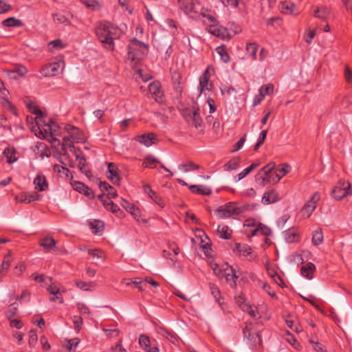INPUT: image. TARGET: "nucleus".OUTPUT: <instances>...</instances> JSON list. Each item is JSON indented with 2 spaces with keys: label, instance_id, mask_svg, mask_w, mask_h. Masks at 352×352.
<instances>
[{
  "label": "nucleus",
  "instance_id": "obj_1",
  "mask_svg": "<svg viewBox=\"0 0 352 352\" xmlns=\"http://www.w3.org/2000/svg\"><path fill=\"white\" fill-rule=\"evenodd\" d=\"M96 34L105 48L113 50L114 48L113 41L120 38L122 31L111 23L103 21L100 23L96 28Z\"/></svg>",
  "mask_w": 352,
  "mask_h": 352
},
{
  "label": "nucleus",
  "instance_id": "obj_2",
  "mask_svg": "<svg viewBox=\"0 0 352 352\" xmlns=\"http://www.w3.org/2000/svg\"><path fill=\"white\" fill-rule=\"evenodd\" d=\"M148 51V45L134 38L128 45L127 58L136 63L143 58Z\"/></svg>",
  "mask_w": 352,
  "mask_h": 352
},
{
  "label": "nucleus",
  "instance_id": "obj_3",
  "mask_svg": "<svg viewBox=\"0 0 352 352\" xmlns=\"http://www.w3.org/2000/svg\"><path fill=\"white\" fill-rule=\"evenodd\" d=\"M246 209L245 206H239L236 202H228L215 210L214 214L219 219H226L234 215H239L244 212Z\"/></svg>",
  "mask_w": 352,
  "mask_h": 352
},
{
  "label": "nucleus",
  "instance_id": "obj_4",
  "mask_svg": "<svg viewBox=\"0 0 352 352\" xmlns=\"http://www.w3.org/2000/svg\"><path fill=\"white\" fill-rule=\"evenodd\" d=\"M258 325V322L254 324L252 322H245V326L243 330V337L247 338L251 342V345L255 347L261 346L262 344L261 331L257 328Z\"/></svg>",
  "mask_w": 352,
  "mask_h": 352
},
{
  "label": "nucleus",
  "instance_id": "obj_5",
  "mask_svg": "<svg viewBox=\"0 0 352 352\" xmlns=\"http://www.w3.org/2000/svg\"><path fill=\"white\" fill-rule=\"evenodd\" d=\"M275 166L274 162H270L263 167L255 176L256 182L261 186H265L269 183L268 181H270V179L268 178V175L271 173L272 170H274Z\"/></svg>",
  "mask_w": 352,
  "mask_h": 352
},
{
  "label": "nucleus",
  "instance_id": "obj_6",
  "mask_svg": "<svg viewBox=\"0 0 352 352\" xmlns=\"http://www.w3.org/2000/svg\"><path fill=\"white\" fill-rule=\"evenodd\" d=\"M332 196L337 200H340L351 194V184L349 182H339L332 190Z\"/></svg>",
  "mask_w": 352,
  "mask_h": 352
},
{
  "label": "nucleus",
  "instance_id": "obj_7",
  "mask_svg": "<svg viewBox=\"0 0 352 352\" xmlns=\"http://www.w3.org/2000/svg\"><path fill=\"white\" fill-rule=\"evenodd\" d=\"M320 196L318 192H315L311 199L304 205L302 212L303 216L306 217H309L311 214L312 212L316 208V205L318 201L320 200Z\"/></svg>",
  "mask_w": 352,
  "mask_h": 352
},
{
  "label": "nucleus",
  "instance_id": "obj_8",
  "mask_svg": "<svg viewBox=\"0 0 352 352\" xmlns=\"http://www.w3.org/2000/svg\"><path fill=\"white\" fill-rule=\"evenodd\" d=\"M148 91L156 102H162L163 101V92L162 91L161 84L159 81H154L150 83L148 85Z\"/></svg>",
  "mask_w": 352,
  "mask_h": 352
},
{
  "label": "nucleus",
  "instance_id": "obj_9",
  "mask_svg": "<svg viewBox=\"0 0 352 352\" xmlns=\"http://www.w3.org/2000/svg\"><path fill=\"white\" fill-rule=\"evenodd\" d=\"M178 4L180 9L190 17H194V14L197 12L193 0H178Z\"/></svg>",
  "mask_w": 352,
  "mask_h": 352
},
{
  "label": "nucleus",
  "instance_id": "obj_10",
  "mask_svg": "<svg viewBox=\"0 0 352 352\" xmlns=\"http://www.w3.org/2000/svg\"><path fill=\"white\" fill-rule=\"evenodd\" d=\"M76 161L78 162V167L80 171L84 173L88 178L91 177V170L88 168L87 166L86 159L83 155H81V151L80 149H78V151H75L74 153Z\"/></svg>",
  "mask_w": 352,
  "mask_h": 352
},
{
  "label": "nucleus",
  "instance_id": "obj_11",
  "mask_svg": "<svg viewBox=\"0 0 352 352\" xmlns=\"http://www.w3.org/2000/svg\"><path fill=\"white\" fill-rule=\"evenodd\" d=\"M59 67L60 64L58 63L53 62L43 66L40 72L45 77L54 76L57 74Z\"/></svg>",
  "mask_w": 352,
  "mask_h": 352
},
{
  "label": "nucleus",
  "instance_id": "obj_12",
  "mask_svg": "<svg viewBox=\"0 0 352 352\" xmlns=\"http://www.w3.org/2000/svg\"><path fill=\"white\" fill-rule=\"evenodd\" d=\"M107 178L115 185H120V177L118 174V169L113 162L108 164Z\"/></svg>",
  "mask_w": 352,
  "mask_h": 352
},
{
  "label": "nucleus",
  "instance_id": "obj_13",
  "mask_svg": "<svg viewBox=\"0 0 352 352\" xmlns=\"http://www.w3.org/2000/svg\"><path fill=\"white\" fill-rule=\"evenodd\" d=\"M223 278L226 279V281L229 285L233 287L236 286V280L238 276L236 274L235 270L232 267L226 264V270L223 272Z\"/></svg>",
  "mask_w": 352,
  "mask_h": 352
},
{
  "label": "nucleus",
  "instance_id": "obj_14",
  "mask_svg": "<svg viewBox=\"0 0 352 352\" xmlns=\"http://www.w3.org/2000/svg\"><path fill=\"white\" fill-rule=\"evenodd\" d=\"M65 130L70 135L74 142H81L84 140V135L77 127L71 125L65 126Z\"/></svg>",
  "mask_w": 352,
  "mask_h": 352
},
{
  "label": "nucleus",
  "instance_id": "obj_15",
  "mask_svg": "<svg viewBox=\"0 0 352 352\" xmlns=\"http://www.w3.org/2000/svg\"><path fill=\"white\" fill-rule=\"evenodd\" d=\"M135 140L140 143L148 147L154 144L157 140L156 135L154 133H145L141 135H138Z\"/></svg>",
  "mask_w": 352,
  "mask_h": 352
},
{
  "label": "nucleus",
  "instance_id": "obj_16",
  "mask_svg": "<svg viewBox=\"0 0 352 352\" xmlns=\"http://www.w3.org/2000/svg\"><path fill=\"white\" fill-rule=\"evenodd\" d=\"M42 195H39L36 192L32 194L23 193L20 196L16 197V199L18 202L29 204L34 201L40 200Z\"/></svg>",
  "mask_w": 352,
  "mask_h": 352
},
{
  "label": "nucleus",
  "instance_id": "obj_17",
  "mask_svg": "<svg viewBox=\"0 0 352 352\" xmlns=\"http://www.w3.org/2000/svg\"><path fill=\"white\" fill-rule=\"evenodd\" d=\"M190 122L192 125H193L196 129H203L204 124L202 118L199 114V109L195 105L192 106V116Z\"/></svg>",
  "mask_w": 352,
  "mask_h": 352
},
{
  "label": "nucleus",
  "instance_id": "obj_18",
  "mask_svg": "<svg viewBox=\"0 0 352 352\" xmlns=\"http://www.w3.org/2000/svg\"><path fill=\"white\" fill-rule=\"evenodd\" d=\"M72 186L75 190L84 194L87 197L89 198H93L94 197L92 190L85 185L83 183L80 182H74Z\"/></svg>",
  "mask_w": 352,
  "mask_h": 352
},
{
  "label": "nucleus",
  "instance_id": "obj_19",
  "mask_svg": "<svg viewBox=\"0 0 352 352\" xmlns=\"http://www.w3.org/2000/svg\"><path fill=\"white\" fill-rule=\"evenodd\" d=\"M279 200L278 192L274 190L265 192L262 197L261 201L263 204L268 205L275 203Z\"/></svg>",
  "mask_w": 352,
  "mask_h": 352
},
{
  "label": "nucleus",
  "instance_id": "obj_20",
  "mask_svg": "<svg viewBox=\"0 0 352 352\" xmlns=\"http://www.w3.org/2000/svg\"><path fill=\"white\" fill-rule=\"evenodd\" d=\"M210 68L208 67L204 73L199 78V89L200 93H202L205 90H210V87H209V79H210Z\"/></svg>",
  "mask_w": 352,
  "mask_h": 352
},
{
  "label": "nucleus",
  "instance_id": "obj_21",
  "mask_svg": "<svg viewBox=\"0 0 352 352\" xmlns=\"http://www.w3.org/2000/svg\"><path fill=\"white\" fill-rule=\"evenodd\" d=\"M120 205L127 212L131 213L135 218H138L140 217L139 208L135 207L134 205L130 204L129 202H128L126 199L122 198L121 201H120Z\"/></svg>",
  "mask_w": 352,
  "mask_h": 352
},
{
  "label": "nucleus",
  "instance_id": "obj_22",
  "mask_svg": "<svg viewBox=\"0 0 352 352\" xmlns=\"http://www.w3.org/2000/svg\"><path fill=\"white\" fill-rule=\"evenodd\" d=\"M34 184L36 189H38L39 191H45L48 188L46 178L43 175H37L34 179Z\"/></svg>",
  "mask_w": 352,
  "mask_h": 352
},
{
  "label": "nucleus",
  "instance_id": "obj_23",
  "mask_svg": "<svg viewBox=\"0 0 352 352\" xmlns=\"http://www.w3.org/2000/svg\"><path fill=\"white\" fill-rule=\"evenodd\" d=\"M189 190L195 194L210 195L212 193L211 189L201 185H190Z\"/></svg>",
  "mask_w": 352,
  "mask_h": 352
},
{
  "label": "nucleus",
  "instance_id": "obj_24",
  "mask_svg": "<svg viewBox=\"0 0 352 352\" xmlns=\"http://www.w3.org/2000/svg\"><path fill=\"white\" fill-rule=\"evenodd\" d=\"M144 193L147 194L151 199H152L157 204L163 207V203L162 202L161 198L154 192L151 186L148 184H145L143 186Z\"/></svg>",
  "mask_w": 352,
  "mask_h": 352
},
{
  "label": "nucleus",
  "instance_id": "obj_25",
  "mask_svg": "<svg viewBox=\"0 0 352 352\" xmlns=\"http://www.w3.org/2000/svg\"><path fill=\"white\" fill-rule=\"evenodd\" d=\"M316 270V267L314 263H308L306 265L302 266L300 269L301 274L307 278L308 279H311L313 278V273Z\"/></svg>",
  "mask_w": 352,
  "mask_h": 352
},
{
  "label": "nucleus",
  "instance_id": "obj_26",
  "mask_svg": "<svg viewBox=\"0 0 352 352\" xmlns=\"http://www.w3.org/2000/svg\"><path fill=\"white\" fill-rule=\"evenodd\" d=\"M89 226L96 234L100 235L104 231V225L103 221L100 220H94L89 222Z\"/></svg>",
  "mask_w": 352,
  "mask_h": 352
},
{
  "label": "nucleus",
  "instance_id": "obj_27",
  "mask_svg": "<svg viewBox=\"0 0 352 352\" xmlns=\"http://www.w3.org/2000/svg\"><path fill=\"white\" fill-rule=\"evenodd\" d=\"M271 233V230L268 227L260 223H258L257 227L254 230L252 231V236H255L258 234H261L263 236H270Z\"/></svg>",
  "mask_w": 352,
  "mask_h": 352
},
{
  "label": "nucleus",
  "instance_id": "obj_28",
  "mask_svg": "<svg viewBox=\"0 0 352 352\" xmlns=\"http://www.w3.org/2000/svg\"><path fill=\"white\" fill-rule=\"evenodd\" d=\"M208 287L210 291L211 294L213 296V297L216 299L217 302L221 305L223 302H221V292L217 287V285L212 283H209Z\"/></svg>",
  "mask_w": 352,
  "mask_h": 352
},
{
  "label": "nucleus",
  "instance_id": "obj_29",
  "mask_svg": "<svg viewBox=\"0 0 352 352\" xmlns=\"http://www.w3.org/2000/svg\"><path fill=\"white\" fill-rule=\"evenodd\" d=\"M281 12L284 14H292L296 10V5L291 1H283L280 4Z\"/></svg>",
  "mask_w": 352,
  "mask_h": 352
},
{
  "label": "nucleus",
  "instance_id": "obj_30",
  "mask_svg": "<svg viewBox=\"0 0 352 352\" xmlns=\"http://www.w3.org/2000/svg\"><path fill=\"white\" fill-rule=\"evenodd\" d=\"M74 141H73L69 134L65 136L63 139L62 150L65 151L66 146H68L70 148V151L75 153V151H78V150L74 146Z\"/></svg>",
  "mask_w": 352,
  "mask_h": 352
},
{
  "label": "nucleus",
  "instance_id": "obj_31",
  "mask_svg": "<svg viewBox=\"0 0 352 352\" xmlns=\"http://www.w3.org/2000/svg\"><path fill=\"white\" fill-rule=\"evenodd\" d=\"M2 24L5 27H21L23 25V22L15 17H10L3 20Z\"/></svg>",
  "mask_w": 352,
  "mask_h": 352
},
{
  "label": "nucleus",
  "instance_id": "obj_32",
  "mask_svg": "<svg viewBox=\"0 0 352 352\" xmlns=\"http://www.w3.org/2000/svg\"><path fill=\"white\" fill-rule=\"evenodd\" d=\"M56 241L52 237H45L41 239V246L43 247L47 251H50L56 245Z\"/></svg>",
  "mask_w": 352,
  "mask_h": 352
},
{
  "label": "nucleus",
  "instance_id": "obj_33",
  "mask_svg": "<svg viewBox=\"0 0 352 352\" xmlns=\"http://www.w3.org/2000/svg\"><path fill=\"white\" fill-rule=\"evenodd\" d=\"M258 50V45L256 43H250L246 45V51L249 56L254 60Z\"/></svg>",
  "mask_w": 352,
  "mask_h": 352
},
{
  "label": "nucleus",
  "instance_id": "obj_34",
  "mask_svg": "<svg viewBox=\"0 0 352 352\" xmlns=\"http://www.w3.org/2000/svg\"><path fill=\"white\" fill-rule=\"evenodd\" d=\"M3 154L6 157L7 162L9 164L14 163L17 160V157L15 155V151L14 149L6 148L3 151Z\"/></svg>",
  "mask_w": 352,
  "mask_h": 352
},
{
  "label": "nucleus",
  "instance_id": "obj_35",
  "mask_svg": "<svg viewBox=\"0 0 352 352\" xmlns=\"http://www.w3.org/2000/svg\"><path fill=\"white\" fill-rule=\"evenodd\" d=\"M241 309L243 311H246L249 314V315L256 318L257 316L258 315V311H256V309L255 307H253L252 305H249L248 303L242 304L241 305Z\"/></svg>",
  "mask_w": 352,
  "mask_h": 352
},
{
  "label": "nucleus",
  "instance_id": "obj_36",
  "mask_svg": "<svg viewBox=\"0 0 352 352\" xmlns=\"http://www.w3.org/2000/svg\"><path fill=\"white\" fill-rule=\"evenodd\" d=\"M216 52L221 56V58L224 63H227L230 61V57L228 54L226 47L224 45H221L220 47H217Z\"/></svg>",
  "mask_w": 352,
  "mask_h": 352
},
{
  "label": "nucleus",
  "instance_id": "obj_37",
  "mask_svg": "<svg viewBox=\"0 0 352 352\" xmlns=\"http://www.w3.org/2000/svg\"><path fill=\"white\" fill-rule=\"evenodd\" d=\"M217 230L221 238L229 239L231 237L230 230L228 226H219Z\"/></svg>",
  "mask_w": 352,
  "mask_h": 352
},
{
  "label": "nucleus",
  "instance_id": "obj_38",
  "mask_svg": "<svg viewBox=\"0 0 352 352\" xmlns=\"http://www.w3.org/2000/svg\"><path fill=\"white\" fill-rule=\"evenodd\" d=\"M209 31L217 36L223 37L226 33V29L218 27L216 24H212L210 25L209 28Z\"/></svg>",
  "mask_w": 352,
  "mask_h": 352
},
{
  "label": "nucleus",
  "instance_id": "obj_39",
  "mask_svg": "<svg viewBox=\"0 0 352 352\" xmlns=\"http://www.w3.org/2000/svg\"><path fill=\"white\" fill-rule=\"evenodd\" d=\"M276 171V179L275 181H279L283 177H284L289 171V166L287 164H284L283 167L277 168Z\"/></svg>",
  "mask_w": 352,
  "mask_h": 352
},
{
  "label": "nucleus",
  "instance_id": "obj_40",
  "mask_svg": "<svg viewBox=\"0 0 352 352\" xmlns=\"http://www.w3.org/2000/svg\"><path fill=\"white\" fill-rule=\"evenodd\" d=\"M179 168H183L184 172H189L190 170H198L200 168V166L194 162L189 161L186 164H181Z\"/></svg>",
  "mask_w": 352,
  "mask_h": 352
},
{
  "label": "nucleus",
  "instance_id": "obj_41",
  "mask_svg": "<svg viewBox=\"0 0 352 352\" xmlns=\"http://www.w3.org/2000/svg\"><path fill=\"white\" fill-rule=\"evenodd\" d=\"M212 268L213 270L214 274L219 278H223V272L226 270V264L219 266L218 264L214 263L212 265Z\"/></svg>",
  "mask_w": 352,
  "mask_h": 352
},
{
  "label": "nucleus",
  "instance_id": "obj_42",
  "mask_svg": "<svg viewBox=\"0 0 352 352\" xmlns=\"http://www.w3.org/2000/svg\"><path fill=\"white\" fill-rule=\"evenodd\" d=\"M53 19L56 23L69 25L70 22L65 16L61 14H53Z\"/></svg>",
  "mask_w": 352,
  "mask_h": 352
},
{
  "label": "nucleus",
  "instance_id": "obj_43",
  "mask_svg": "<svg viewBox=\"0 0 352 352\" xmlns=\"http://www.w3.org/2000/svg\"><path fill=\"white\" fill-rule=\"evenodd\" d=\"M159 163L160 161L152 156H148L147 157L145 158L144 162V164L145 165V166L151 168H155L156 166V164Z\"/></svg>",
  "mask_w": 352,
  "mask_h": 352
},
{
  "label": "nucleus",
  "instance_id": "obj_44",
  "mask_svg": "<svg viewBox=\"0 0 352 352\" xmlns=\"http://www.w3.org/2000/svg\"><path fill=\"white\" fill-rule=\"evenodd\" d=\"M323 241V235L322 230L320 229L318 230L315 231L312 236V243L315 245H318Z\"/></svg>",
  "mask_w": 352,
  "mask_h": 352
},
{
  "label": "nucleus",
  "instance_id": "obj_45",
  "mask_svg": "<svg viewBox=\"0 0 352 352\" xmlns=\"http://www.w3.org/2000/svg\"><path fill=\"white\" fill-rule=\"evenodd\" d=\"M17 307L18 305L16 302H14L9 306L6 313V317L8 318V320L13 318L14 316L16 315Z\"/></svg>",
  "mask_w": 352,
  "mask_h": 352
},
{
  "label": "nucleus",
  "instance_id": "obj_46",
  "mask_svg": "<svg viewBox=\"0 0 352 352\" xmlns=\"http://www.w3.org/2000/svg\"><path fill=\"white\" fill-rule=\"evenodd\" d=\"M240 164V159L235 157L225 164L227 170H236Z\"/></svg>",
  "mask_w": 352,
  "mask_h": 352
},
{
  "label": "nucleus",
  "instance_id": "obj_47",
  "mask_svg": "<svg viewBox=\"0 0 352 352\" xmlns=\"http://www.w3.org/2000/svg\"><path fill=\"white\" fill-rule=\"evenodd\" d=\"M274 91V85L272 84L263 85L259 89V92L263 94L264 96L272 94Z\"/></svg>",
  "mask_w": 352,
  "mask_h": 352
},
{
  "label": "nucleus",
  "instance_id": "obj_48",
  "mask_svg": "<svg viewBox=\"0 0 352 352\" xmlns=\"http://www.w3.org/2000/svg\"><path fill=\"white\" fill-rule=\"evenodd\" d=\"M139 344L146 351L151 345L149 338L146 335H141L139 338Z\"/></svg>",
  "mask_w": 352,
  "mask_h": 352
},
{
  "label": "nucleus",
  "instance_id": "obj_49",
  "mask_svg": "<svg viewBox=\"0 0 352 352\" xmlns=\"http://www.w3.org/2000/svg\"><path fill=\"white\" fill-rule=\"evenodd\" d=\"M236 248L239 252L243 256H248L251 254L252 249L248 245L237 244Z\"/></svg>",
  "mask_w": 352,
  "mask_h": 352
},
{
  "label": "nucleus",
  "instance_id": "obj_50",
  "mask_svg": "<svg viewBox=\"0 0 352 352\" xmlns=\"http://www.w3.org/2000/svg\"><path fill=\"white\" fill-rule=\"evenodd\" d=\"M0 102L1 105L11 111H14V107L12 105V104L9 101L8 98L5 96H1L0 97Z\"/></svg>",
  "mask_w": 352,
  "mask_h": 352
},
{
  "label": "nucleus",
  "instance_id": "obj_51",
  "mask_svg": "<svg viewBox=\"0 0 352 352\" xmlns=\"http://www.w3.org/2000/svg\"><path fill=\"white\" fill-rule=\"evenodd\" d=\"M284 237L288 243H292L296 241V234L291 230H287L284 232Z\"/></svg>",
  "mask_w": 352,
  "mask_h": 352
},
{
  "label": "nucleus",
  "instance_id": "obj_52",
  "mask_svg": "<svg viewBox=\"0 0 352 352\" xmlns=\"http://www.w3.org/2000/svg\"><path fill=\"white\" fill-rule=\"evenodd\" d=\"M38 337L36 331L34 330H30L29 335V346L32 348L34 347L37 342Z\"/></svg>",
  "mask_w": 352,
  "mask_h": 352
},
{
  "label": "nucleus",
  "instance_id": "obj_53",
  "mask_svg": "<svg viewBox=\"0 0 352 352\" xmlns=\"http://www.w3.org/2000/svg\"><path fill=\"white\" fill-rule=\"evenodd\" d=\"M267 131L266 130H263L259 135L258 140L256 144L254 146V150H257L264 142Z\"/></svg>",
  "mask_w": 352,
  "mask_h": 352
},
{
  "label": "nucleus",
  "instance_id": "obj_54",
  "mask_svg": "<svg viewBox=\"0 0 352 352\" xmlns=\"http://www.w3.org/2000/svg\"><path fill=\"white\" fill-rule=\"evenodd\" d=\"M104 206L107 210H111L113 213L118 212L119 206L115 204L112 201H109L108 203H104Z\"/></svg>",
  "mask_w": 352,
  "mask_h": 352
},
{
  "label": "nucleus",
  "instance_id": "obj_55",
  "mask_svg": "<svg viewBox=\"0 0 352 352\" xmlns=\"http://www.w3.org/2000/svg\"><path fill=\"white\" fill-rule=\"evenodd\" d=\"M47 126L49 130L50 131L51 134L57 135V129L58 128L57 124L52 120L49 121L47 124Z\"/></svg>",
  "mask_w": 352,
  "mask_h": 352
},
{
  "label": "nucleus",
  "instance_id": "obj_56",
  "mask_svg": "<svg viewBox=\"0 0 352 352\" xmlns=\"http://www.w3.org/2000/svg\"><path fill=\"white\" fill-rule=\"evenodd\" d=\"M192 116V109H185L182 111V116L186 122L190 123Z\"/></svg>",
  "mask_w": 352,
  "mask_h": 352
},
{
  "label": "nucleus",
  "instance_id": "obj_57",
  "mask_svg": "<svg viewBox=\"0 0 352 352\" xmlns=\"http://www.w3.org/2000/svg\"><path fill=\"white\" fill-rule=\"evenodd\" d=\"M11 6L0 0V14L6 13L11 10Z\"/></svg>",
  "mask_w": 352,
  "mask_h": 352
},
{
  "label": "nucleus",
  "instance_id": "obj_58",
  "mask_svg": "<svg viewBox=\"0 0 352 352\" xmlns=\"http://www.w3.org/2000/svg\"><path fill=\"white\" fill-rule=\"evenodd\" d=\"M73 322L75 329L79 331L82 324V318L80 316H75L73 319Z\"/></svg>",
  "mask_w": 352,
  "mask_h": 352
},
{
  "label": "nucleus",
  "instance_id": "obj_59",
  "mask_svg": "<svg viewBox=\"0 0 352 352\" xmlns=\"http://www.w3.org/2000/svg\"><path fill=\"white\" fill-rule=\"evenodd\" d=\"M245 137L246 135H243L242 138H240V140L235 144L234 148L232 150V152H235L239 151L244 144V142L245 141Z\"/></svg>",
  "mask_w": 352,
  "mask_h": 352
},
{
  "label": "nucleus",
  "instance_id": "obj_60",
  "mask_svg": "<svg viewBox=\"0 0 352 352\" xmlns=\"http://www.w3.org/2000/svg\"><path fill=\"white\" fill-rule=\"evenodd\" d=\"M225 6H231L236 8L240 0H219Z\"/></svg>",
  "mask_w": 352,
  "mask_h": 352
},
{
  "label": "nucleus",
  "instance_id": "obj_61",
  "mask_svg": "<svg viewBox=\"0 0 352 352\" xmlns=\"http://www.w3.org/2000/svg\"><path fill=\"white\" fill-rule=\"evenodd\" d=\"M77 307L80 313L82 314H89L90 313L89 308L84 303L78 302L77 304Z\"/></svg>",
  "mask_w": 352,
  "mask_h": 352
},
{
  "label": "nucleus",
  "instance_id": "obj_62",
  "mask_svg": "<svg viewBox=\"0 0 352 352\" xmlns=\"http://www.w3.org/2000/svg\"><path fill=\"white\" fill-rule=\"evenodd\" d=\"M109 337H116L119 334V331L116 329H103Z\"/></svg>",
  "mask_w": 352,
  "mask_h": 352
},
{
  "label": "nucleus",
  "instance_id": "obj_63",
  "mask_svg": "<svg viewBox=\"0 0 352 352\" xmlns=\"http://www.w3.org/2000/svg\"><path fill=\"white\" fill-rule=\"evenodd\" d=\"M88 252L93 257L102 258L103 256V252L98 249L89 250Z\"/></svg>",
  "mask_w": 352,
  "mask_h": 352
},
{
  "label": "nucleus",
  "instance_id": "obj_64",
  "mask_svg": "<svg viewBox=\"0 0 352 352\" xmlns=\"http://www.w3.org/2000/svg\"><path fill=\"white\" fill-rule=\"evenodd\" d=\"M67 342V349L69 351H72L73 348H76L78 346L79 341L78 339H72L69 340Z\"/></svg>",
  "mask_w": 352,
  "mask_h": 352
}]
</instances>
